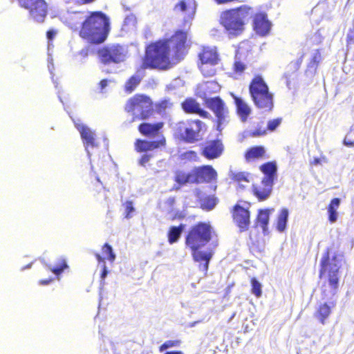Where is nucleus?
<instances>
[{"mask_svg":"<svg viewBox=\"0 0 354 354\" xmlns=\"http://www.w3.org/2000/svg\"><path fill=\"white\" fill-rule=\"evenodd\" d=\"M57 34V32L55 30H48L46 32V37L48 39V40H53L55 35Z\"/></svg>","mask_w":354,"mask_h":354,"instance_id":"48","label":"nucleus"},{"mask_svg":"<svg viewBox=\"0 0 354 354\" xmlns=\"http://www.w3.org/2000/svg\"><path fill=\"white\" fill-rule=\"evenodd\" d=\"M102 254L106 259L111 262H113L115 259V254L113 253L111 246L108 243H104L102 248Z\"/></svg>","mask_w":354,"mask_h":354,"instance_id":"41","label":"nucleus"},{"mask_svg":"<svg viewBox=\"0 0 354 354\" xmlns=\"http://www.w3.org/2000/svg\"><path fill=\"white\" fill-rule=\"evenodd\" d=\"M95 0H76L75 3L78 5H86L94 2Z\"/></svg>","mask_w":354,"mask_h":354,"instance_id":"49","label":"nucleus"},{"mask_svg":"<svg viewBox=\"0 0 354 354\" xmlns=\"http://www.w3.org/2000/svg\"><path fill=\"white\" fill-rule=\"evenodd\" d=\"M303 62V56H301V57H299L297 60H296L295 62H294V65L295 66V69L296 70H298L301 65V63Z\"/></svg>","mask_w":354,"mask_h":354,"instance_id":"52","label":"nucleus"},{"mask_svg":"<svg viewBox=\"0 0 354 354\" xmlns=\"http://www.w3.org/2000/svg\"><path fill=\"white\" fill-rule=\"evenodd\" d=\"M180 344L181 341L179 339L167 340L159 346L158 350L160 352H163L169 348L178 346Z\"/></svg>","mask_w":354,"mask_h":354,"instance_id":"42","label":"nucleus"},{"mask_svg":"<svg viewBox=\"0 0 354 354\" xmlns=\"http://www.w3.org/2000/svg\"><path fill=\"white\" fill-rule=\"evenodd\" d=\"M339 267L337 264V257L330 256V249L327 248L321 259L320 262V270H319V278L326 274L328 278L329 285L333 288V295H335L337 292L339 284Z\"/></svg>","mask_w":354,"mask_h":354,"instance_id":"9","label":"nucleus"},{"mask_svg":"<svg viewBox=\"0 0 354 354\" xmlns=\"http://www.w3.org/2000/svg\"><path fill=\"white\" fill-rule=\"evenodd\" d=\"M182 109L188 114H196L203 118H209V113L201 107V104L193 97H187L181 103Z\"/></svg>","mask_w":354,"mask_h":354,"instance_id":"20","label":"nucleus"},{"mask_svg":"<svg viewBox=\"0 0 354 354\" xmlns=\"http://www.w3.org/2000/svg\"><path fill=\"white\" fill-rule=\"evenodd\" d=\"M122 206L124 208V217L126 218H131L132 213L135 211L133 202L132 201H127L122 204Z\"/></svg>","mask_w":354,"mask_h":354,"instance_id":"43","label":"nucleus"},{"mask_svg":"<svg viewBox=\"0 0 354 354\" xmlns=\"http://www.w3.org/2000/svg\"><path fill=\"white\" fill-rule=\"evenodd\" d=\"M341 201L339 198H333L328 205V221L333 223L337 219V209L339 208Z\"/></svg>","mask_w":354,"mask_h":354,"instance_id":"30","label":"nucleus"},{"mask_svg":"<svg viewBox=\"0 0 354 354\" xmlns=\"http://www.w3.org/2000/svg\"><path fill=\"white\" fill-rule=\"evenodd\" d=\"M252 24L255 32L261 36L266 35L271 28V23L263 12H257L253 16Z\"/></svg>","mask_w":354,"mask_h":354,"instance_id":"19","label":"nucleus"},{"mask_svg":"<svg viewBox=\"0 0 354 354\" xmlns=\"http://www.w3.org/2000/svg\"><path fill=\"white\" fill-rule=\"evenodd\" d=\"M224 151V146L220 139L207 140L201 149V155L207 160L219 158Z\"/></svg>","mask_w":354,"mask_h":354,"instance_id":"16","label":"nucleus"},{"mask_svg":"<svg viewBox=\"0 0 354 354\" xmlns=\"http://www.w3.org/2000/svg\"><path fill=\"white\" fill-rule=\"evenodd\" d=\"M246 68V64L241 60V57L238 56V53H236L235 55V60L232 66L233 73L240 75L244 73Z\"/></svg>","mask_w":354,"mask_h":354,"instance_id":"35","label":"nucleus"},{"mask_svg":"<svg viewBox=\"0 0 354 354\" xmlns=\"http://www.w3.org/2000/svg\"><path fill=\"white\" fill-rule=\"evenodd\" d=\"M95 257L97 259L99 263H103L102 270L100 277H101V279L104 280L108 274L107 268L105 265V261H104L105 258L102 257L99 253H95Z\"/></svg>","mask_w":354,"mask_h":354,"instance_id":"44","label":"nucleus"},{"mask_svg":"<svg viewBox=\"0 0 354 354\" xmlns=\"http://www.w3.org/2000/svg\"><path fill=\"white\" fill-rule=\"evenodd\" d=\"M174 180L180 185L194 184L192 169L189 172L184 170H176L174 174Z\"/></svg>","mask_w":354,"mask_h":354,"instance_id":"27","label":"nucleus"},{"mask_svg":"<svg viewBox=\"0 0 354 354\" xmlns=\"http://www.w3.org/2000/svg\"><path fill=\"white\" fill-rule=\"evenodd\" d=\"M68 268L66 260L64 258H61L58 260L56 266L53 268L49 267V270L55 275H60L65 270Z\"/></svg>","mask_w":354,"mask_h":354,"instance_id":"36","label":"nucleus"},{"mask_svg":"<svg viewBox=\"0 0 354 354\" xmlns=\"http://www.w3.org/2000/svg\"><path fill=\"white\" fill-rule=\"evenodd\" d=\"M206 131V124L198 119H189L177 122L174 128L175 138L186 143H194L201 140Z\"/></svg>","mask_w":354,"mask_h":354,"instance_id":"7","label":"nucleus"},{"mask_svg":"<svg viewBox=\"0 0 354 354\" xmlns=\"http://www.w3.org/2000/svg\"><path fill=\"white\" fill-rule=\"evenodd\" d=\"M77 13H75L73 16L71 17V19H77Z\"/></svg>","mask_w":354,"mask_h":354,"instance_id":"56","label":"nucleus"},{"mask_svg":"<svg viewBox=\"0 0 354 354\" xmlns=\"http://www.w3.org/2000/svg\"><path fill=\"white\" fill-rule=\"evenodd\" d=\"M232 179L237 183H241L243 181L248 182V176L244 172H237L233 174L232 176Z\"/></svg>","mask_w":354,"mask_h":354,"instance_id":"45","label":"nucleus"},{"mask_svg":"<svg viewBox=\"0 0 354 354\" xmlns=\"http://www.w3.org/2000/svg\"><path fill=\"white\" fill-rule=\"evenodd\" d=\"M173 106L169 98H165L155 104L156 111L159 114H165L167 109Z\"/></svg>","mask_w":354,"mask_h":354,"instance_id":"34","label":"nucleus"},{"mask_svg":"<svg viewBox=\"0 0 354 354\" xmlns=\"http://www.w3.org/2000/svg\"><path fill=\"white\" fill-rule=\"evenodd\" d=\"M164 127L163 122H158L154 123L143 122L140 123L138 127V131L139 133L146 138H155L159 137L163 135L161 133V130Z\"/></svg>","mask_w":354,"mask_h":354,"instance_id":"17","label":"nucleus"},{"mask_svg":"<svg viewBox=\"0 0 354 354\" xmlns=\"http://www.w3.org/2000/svg\"><path fill=\"white\" fill-rule=\"evenodd\" d=\"M218 198L214 195L207 196L200 200V207L205 211H210L218 203Z\"/></svg>","mask_w":354,"mask_h":354,"instance_id":"32","label":"nucleus"},{"mask_svg":"<svg viewBox=\"0 0 354 354\" xmlns=\"http://www.w3.org/2000/svg\"><path fill=\"white\" fill-rule=\"evenodd\" d=\"M127 47L119 43L103 46L96 51L99 62L105 66L124 62L127 59Z\"/></svg>","mask_w":354,"mask_h":354,"instance_id":"8","label":"nucleus"},{"mask_svg":"<svg viewBox=\"0 0 354 354\" xmlns=\"http://www.w3.org/2000/svg\"><path fill=\"white\" fill-rule=\"evenodd\" d=\"M272 183L264 180H261L259 185H253L252 194L259 201H263L268 198L272 190Z\"/></svg>","mask_w":354,"mask_h":354,"instance_id":"21","label":"nucleus"},{"mask_svg":"<svg viewBox=\"0 0 354 354\" xmlns=\"http://www.w3.org/2000/svg\"><path fill=\"white\" fill-rule=\"evenodd\" d=\"M250 207V203L239 201L230 209L232 221L241 232L247 231L251 223Z\"/></svg>","mask_w":354,"mask_h":354,"instance_id":"12","label":"nucleus"},{"mask_svg":"<svg viewBox=\"0 0 354 354\" xmlns=\"http://www.w3.org/2000/svg\"><path fill=\"white\" fill-rule=\"evenodd\" d=\"M252 12L253 8L248 5L225 10L221 15L220 24L230 37H238L245 30L244 19Z\"/></svg>","mask_w":354,"mask_h":354,"instance_id":"4","label":"nucleus"},{"mask_svg":"<svg viewBox=\"0 0 354 354\" xmlns=\"http://www.w3.org/2000/svg\"><path fill=\"white\" fill-rule=\"evenodd\" d=\"M185 228V225L180 224L178 226H171L167 232V239L170 244L176 243Z\"/></svg>","mask_w":354,"mask_h":354,"instance_id":"29","label":"nucleus"},{"mask_svg":"<svg viewBox=\"0 0 354 354\" xmlns=\"http://www.w3.org/2000/svg\"><path fill=\"white\" fill-rule=\"evenodd\" d=\"M194 184L209 183L216 181L217 172L210 165L195 167L192 169Z\"/></svg>","mask_w":354,"mask_h":354,"instance_id":"15","label":"nucleus"},{"mask_svg":"<svg viewBox=\"0 0 354 354\" xmlns=\"http://www.w3.org/2000/svg\"><path fill=\"white\" fill-rule=\"evenodd\" d=\"M260 171L264 174L262 180L274 183L277 178V167L274 161L267 162L259 167Z\"/></svg>","mask_w":354,"mask_h":354,"instance_id":"25","label":"nucleus"},{"mask_svg":"<svg viewBox=\"0 0 354 354\" xmlns=\"http://www.w3.org/2000/svg\"><path fill=\"white\" fill-rule=\"evenodd\" d=\"M167 202L171 205H173L175 203V199L174 198H170L168 199Z\"/></svg>","mask_w":354,"mask_h":354,"instance_id":"54","label":"nucleus"},{"mask_svg":"<svg viewBox=\"0 0 354 354\" xmlns=\"http://www.w3.org/2000/svg\"><path fill=\"white\" fill-rule=\"evenodd\" d=\"M142 77L139 75H133L125 82L124 90L127 93H131L136 90L142 81Z\"/></svg>","mask_w":354,"mask_h":354,"instance_id":"31","label":"nucleus"},{"mask_svg":"<svg viewBox=\"0 0 354 354\" xmlns=\"http://www.w3.org/2000/svg\"><path fill=\"white\" fill-rule=\"evenodd\" d=\"M109 83V80L106 79H103L99 82V87L101 92H103V90L107 86Z\"/></svg>","mask_w":354,"mask_h":354,"instance_id":"47","label":"nucleus"},{"mask_svg":"<svg viewBox=\"0 0 354 354\" xmlns=\"http://www.w3.org/2000/svg\"><path fill=\"white\" fill-rule=\"evenodd\" d=\"M322 60V55L319 49L316 50L313 55L312 56L308 64V68H312L316 70L319 62Z\"/></svg>","mask_w":354,"mask_h":354,"instance_id":"40","label":"nucleus"},{"mask_svg":"<svg viewBox=\"0 0 354 354\" xmlns=\"http://www.w3.org/2000/svg\"><path fill=\"white\" fill-rule=\"evenodd\" d=\"M251 283V293L253 294L257 298H259L262 295V286L261 283L255 278L250 279Z\"/></svg>","mask_w":354,"mask_h":354,"instance_id":"37","label":"nucleus"},{"mask_svg":"<svg viewBox=\"0 0 354 354\" xmlns=\"http://www.w3.org/2000/svg\"><path fill=\"white\" fill-rule=\"evenodd\" d=\"M270 212L271 209H261L258 211L256 223L261 226L264 234L268 232Z\"/></svg>","mask_w":354,"mask_h":354,"instance_id":"26","label":"nucleus"},{"mask_svg":"<svg viewBox=\"0 0 354 354\" xmlns=\"http://www.w3.org/2000/svg\"><path fill=\"white\" fill-rule=\"evenodd\" d=\"M288 217V210L286 208L281 209L277 219L276 228L279 232H283L286 228V224Z\"/></svg>","mask_w":354,"mask_h":354,"instance_id":"33","label":"nucleus"},{"mask_svg":"<svg viewBox=\"0 0 354 354\" xmlns=\"http://www.w3.org/2000/svg\"><path fill=\"white\" fill-rule=\"evenodd\" d=\"M189 153L191 154V155H193L194 156H196V153L195 151H189Z\"/></svg>","mask_w":354,"mask_h":354,"instance_id":"58","label":"nucleus"},{"mask_svg":"<svg viewBox=\"0 0 354 354\" xmlns=\"http://www.w3.org/2000/svg\"><path fill=\"white\" fill-rule=\"evenodd\" d=\"M268 133L266 127H263V122H261L257 127L248 133V136L252 138L264 136Z\"/></svg>","mask_w":354,"mask_h":354,"instance_id":"38","label":"nucleus"},{"mask_svg":"<svg viewBox=\"0 0 354 354\" xmlns=\"http://www.w3.org/2000/svg\"><path fill=\"white\" fill-rule=\"evenodd\" d=\"M218 4H224L230 2H243V0H215Z\"/></svg>","mask_w":354,"mask_h":354,"instance_id":"50","label":"nucleus"},{"mask_svg":"<svg viewBox=\"0 0 354 354\" xmlns=\"http://www.w3.org/2000/svg\"><path fill=\"white\" fill-rule=\"evenodd\" d=\"M19 6L27 10L30 17L35 21L43 23L48 12L46 0H17Z\"/></svg>","mask_w":354,"mask_h":354,"instance_id":"13","label":"nucleus"},{"mask_svg":"<svg viewBox=\"0 0 354 354\" xmlns=\"http://www.w3.org/2000/svg\"><path fill=\"white\" fill-rule=\"evenodd\" d=\"M189 49L187 32L177 30L169 37L159 39L145 46L140 68L168 71L185 59Z\"/></svg>","mask_w":354,"mask_h":354,"instance_id":"1","label":"nucleus"},{"mask_svg":"<svg viewBox=\"0 0 354 354\" xmlns=\"http://www.w3.org/2000/svg\"><path fill=\"white\" fill-rule=\"evenodd\" d=\"M243 156L245 160L248 163L268 158L266 149L263 145H255L249 147L245 150Z\"/></svg>","mask_w":354,"mask_h":354,"instance_id":"22","label":"nucleus"},{"mask_svg":"<svg viewBox=\"0 0 354 354\" xmlns=\"http://www.w3.org/2000/svg\"><path fill=\"white\" fill-rule=\"evenodd\" d=\"M75 127L80 131L84 145L86 148L96 147L97 142L96 141L95 133L90 128L84 124H75Z\"/></svg>","mask_w":354,"mask_h":354,"instance_id":"24","label":"nucleus"},{"mask_svg":"<svg viewBox=\"0 0 354 354\" xmlns=\"http://www.w3.org/2000/svg\"><path fill=\"white\" fill-rule=\"evenodd\" d=\"M198 67L204 76L210 77L214 75L215 70H206V65L215 66L219 60L216 49L209 46H203L198 55Z\"/></svg>","mask_w":354,"mask_h":354,"instance_id":"14","label":"nucleus"},{"mask_svg":"<svg viewBox=\"0 0 354 354\" xmlns=\"http://www.w3.org/2000/svg\"><path fill=\"white\" fill-rule=\"evenodd\" d=\"M196 9V3L194 0H181L177 3L174 8L176 12L184 13H194Z\"/></svg>","mask_w":354,"mask_h":354,"instance_id":"28","label":"nucleus"},{"mask_svg":"<svg viewBox=\"0 0 354 354\" xmlns=\"http://www.w3.org/2000/svg\"><path fill=\"white\" fill-rule=\"evenodd\" d=\"M124 111L132 115V121H146L154 114V104L147 95L137 93L129 97L124 106Z\"/></svg>","mask_w":354,"mask_h":354,"instance_id":"6","label":"nucleus"},{"mask_svg":"<svg viewBox=\"0 0 354 354\" xmlns=\"http://www.w3.org/2000/svg\"><path fill=\"white\" fill-rule=\"evenodd\" d=\"M283 118L281 117L269 120L267 122L266 129L268 132H273L281 124Z\"/></svg>","mask_w":354,"mask_h":354,"instance_id":"39","label":"nucleus"},{"mask_svg":"<svg viewBox=\"0 0 354 354\" xmlns=\"http://www.w3.org/2000/svg\"><path fill=\"white\" fill-rule=\"evenodd\" d=\"M231 95L234 100L236 106V114L240 118L241 122H245L252 113L250 106L242 98L234 95L233 93H232Z\"/></svg>","mask_w":354,"mask_h":354,"instance_id":"23","label":"nucleus"},{"mask_svg":"<svg viewBox=\"0 0 354 354\" xmlns=\"http://www.w3.org/2000/svg\"><path fill=\"white\" fill-rule=\"evenodd\" d=\"M167 145V140L164 135H161L159 139L149 140L147 139L138 138L134 142V149L138 153H142L138 160V164L142 167H146L147 164L153 158V155L149 152L158 149L165 148Z\"/></svg>","mask_w":354,"mask_h":354,"instance_id":"10","label":"nucleus"},{"mask_svg":"<svg viewBox=\"0 0 354 354\" xmlns=\"http://www.w3.org/2000/svg\"><path fill=\"white\" fill-rule=\"evenodd\" d=\"M344 145L347 147H353L354 146V141L347 140L344 139Z\"/></svg>","mask_w":354,"mask_h":354,"instance_id":"53","label":"nucleus"},{"mask_svg":"<svg viewBox=\"0 0 354 354\" xmlns=\"http://www.w3.org/2000/svg\"><path fill=\"white\" fill-rule=\"evenodd\" d=\"M53 281V278H48L46 279H41V280H39V283L40 285L46 286V285H48Z\"/></svg>","mask_w":354,"mask_h":354,"instance_id":"51","label":"nucleus"},{"mask_svg":"<svg viewBox=\"0 0 354 354\" xmlns=\"http://www.w3.org/2000/svg\"><path fill=\"white\" fill-rule=\"evenodd\" d=\"M336 305V300H330L319 304L315 311L314 317L320 324L325 325Z\"/></svg>","mask_w":354,"mask_h":354,"instance_id":"18","label":"nucleus"},{"mask_svg":"<svg viewBox=\"0 0 354 354\" xmlns=\"http://www.w3.org/2000/svg\"><path fill=\"white\" fill-rule=\"evenodd\" d=\"M212 227L209 223L198 222L189 229L185 239V246L191 251L193 260L201 263L199 269L205 274L207 273L210 259L212 257L211 252L201 251L212 239Z\"/></svg>","mask_w":354,"mask_h":354,"instance_id":"2","label":"nucleus"},{"mask_svg":"<svg viewBox=\"0 0 354 354\" xmlns=\"http://www.w3.org/2000/svg\"><path fill=\"white\" fill-rule=\"evenodd\" d=\"M346 41L348 44L354 42V29L349 30V33L347 35Z\"/></svg>","mask_w":354,"mask_h":354,"instance_id":"46","label":"nucleus"},{"mask_svg":"<svg viewBox=\"0 0 354 354\" xmlns=\"http://www.w3.org/2000/svg\"><path fill=\"white\" fill-rule=\"evenodd\" d=\"M249 93L254 106L264 112H271L274 109V95L261 75H256L248 86Z\"/></svg>","mask_w":354,"mask_h":354,"instance_id":"5","label":"nucleus"},{"mask_svg":"<svg viewBox=\"0 0 354 354\" xmlns=\"http://www.w3.org/2000/svg\"><path fill=\"white\" fill-rule=\"evenodd\" d=\"M110 30L109 18L101 11H93L82 22L79 36L88 44L100 45L106 41Z\"/></svg>","mask_w":354,"mask_h":354,"instance_id":"3","label":"nucleus"},{"mask_svg":"<svg viewBox=\"0 0 354 354\" xmlns=\"http://www.w3.org/2000/svg\"><path fill=\"white\" fill-rule=\"evenodd\" d=\"M205 104L216 118V130L221 132L223 126L230 121V109L227 105L219 96L206 98Z\"/></svg>","mask_w":354,"mask_h":354,"instance_id":"11","label":"nucleus"},{"mask_svg":"<svg viewBox=\"0 0 354 354\" xmlns=\"http://www.w3.org/2000/svg\"><path fill=\"white\" fill-rule=\"evenodd\" d=\"M320 163V160L319 158H315L313 160V165H317Z\"/></svg>","mask_w":354,"mask_h":354,"instance_id":"55","label":"nucleus"},{"mask_svg":"<svg viewBox=\"0 0 354 354\" xmlns=\"http://www.w3.org/2000/svg\"><path fill=\"white\" fill-rule=\"evenodd\" d=\"M322 295L326 297L327 296V294H326V290H323L322 292Z\"/></svg>","mask_w":354,"mask_h":354,"instance_id":"57","label":"nucleus"}]
</instances>
